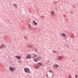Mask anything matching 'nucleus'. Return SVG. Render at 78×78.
<instances>
[{
  "mask_svg": "<svg viewBox=\"0 0 78 78\" xmlns=\"http://www.w3.org/2000/svg\"><path fill=\"white\" fill-rule=\"evenodd\" d=\"M47 76H48V75H47Z\"/></svg>",
  "mask_w": 78,
  "mask_h": 78,
  "instance_id": "22",
  "label": "nucleus"
},
{
  "mask_svg": "<svg viewBox=\"0 0 78 78\" xmlns=\"http://www.w3.org/2000/svg\"><path fill=\"white\" fill-rule=\"evenodd\" d=\"M5 46V45L4 44H2L0 46V49H2Z\"/></svg>",
  "mask_w": 78,
  "mask_h": 78,
  "instance_id": "10",
  "label": "nucleus"
},
{
  "mask_svg": "<svg viewBox=\"0 0 78 78\" xmlns=\"http://www.w3.org/2000/svg\"><path fill=\"white\" fill-rule=\"evenodd\" d=\"M24 70L25 72L26 73H30L29 69L27 68H24Z\"/></svg>",
  "mask_w": 78,
  "mask_h": 78,
  "instance_id": "1",
  "label": "nucleus"
},
{
  "mask_svg": "<svg viewBox=\"0 0 78 78\" xmlns=\"http://www.w3.org/2000/svg\"><path fill=\"white\" fill-rule=\"evenodd\" d=\"M27 26H28V27H31V25L30 24H27Z\"/></svg>",
  "mask_w": 78,
  "mask_h": 78,
  "instance_id": "14",
  "label": "nucleus"
},
{
  "mask_svg": "<svg viewBox=\"0 0 78 78\" xmlns=\"http://www.w3.org/2000/svg\"><path fill=\"white\" fill-rule=\"evenodd\" d=\"M28 29L29 30H30L31 29V27H28Z\"/></svg>",
  "mask_w": 78,
  "mask_h": 78,
  "instance_id": "16",
  "label": "nucleus"
},
{
  "mask_svg": "<svg viewBox=\"0 0 78 78\" xmlns=\"http://www.w3.org/2000/svg\"><path fill=\"white\" fill-rule=\"evenodd\" d=\"M47 76H48V75H47Z\"/></svg>",
  "mask_w": 78,
  "mask_h": 78,
  "instance_id": "23",
  "label": "nucleus"
},
{
  "mask_svg": "<svg viewBox=\"0 0 78 78\" xmlns=\"http://www.w3.org/2000/svg\"><path fill=\"white\" fill-rule=\"evenodd\" d=\"M75 77L76 78H77V77H78V76L77 75H76L75 76Z\"/></svg>",
  "mask_w": 78,
  "mask_h": 78,
  "instance_id": "20",
  "label": "nucleus"
},
{
  "mask_svg": "<svg viewBox=\"0 0 78 78\" xmlns=\"http://www.w3.org/2000/svg\"><path fill=\"white\" fill-rule=\"evenodd\" d=\"M33 22L35 25H38V23H36V22L34 20H33Z\"/></svg>",
  "mask_w": 78,
  "mask_h": 78,
  "instance_id": "12",
  "label": "nucleus"
},
{
  "mask_svg": "<svg viewBox=\"0 0 78 78\" xmlns=\"http://www.w3.org/2000/svg\"><path fill=\"white\" fill-rule=\"evenodd\" d=\"M41 18H44V16H41Z\"/></svg>",
  "mask_w": 78,
  "mask_h": 78,
  "instance_id": "18",
  "label": "nucleus"
},
{
  "mask_svg": "<svg viewBox=\"0 0 78 78\" xmlns=\"http://www.w3.org/2000/svg\"><path fill=\"white\" fill-rule=\"evenodd\" d=\"M61 35L64 37H67V36L66 35V34L64 33H61Z\"/></svg>",
  "mask_w": 78,
  "mask_h": 78,
  "instance_id": "3",
  "label": "nucleus"
},
{
  "mask_svg": "<svg viewBox=\"0 0 78 78\" xmlns=\"http://www.w3.org/2000/svg\"><path fill=\"white\" fill-rule=\"evenodd\" d=\"M49 72L50 73H52V71H51L49 70Z\"/></svg>",
  "mask_w": 78,
  "mask_h": 78,
  "instance_id": "19",
  "label": "nucleus"
},
{
  "mask_svg": "<svg viewBox=\"0 0 78 78\" xmlns=\"http://www.w3.org/2000/svg\"><path fill=\"white\" fill-rule=\"evenodd\" d=\"M31 57V55H27L26 56V58L27 59L30 58Z\"/></svg>",
  "mask_w": 78,
  "mask_h": 78,
  "instance_id": "8",
  "label": "nucleus"
},
{
  "mask_svg": "<svg viewBox=\"0 0 78 78\" xmlns=\"http://www.w3.org/2000/svg\"><path fill=\"white\" fill-rule=\"evenodd\" d=\"M40 58H34V61L35 62H38L39 60H40Z\"/></svg>",
  "mask_w": 78,
  "mask_h": 78,
  "instance_id": "6",
  "label": "nucleus"
},
{
  "mask_svg": "<svg viewBox=\"0 0 78 78\" xmlns=\"http://www.w3.org/2000/svg\"><path fill=\"white\" fill-rule=\"evenodd\" d=\"M51 16H53L55 15V13L53 11H52L51 12Z\"/></svg>",
  "mask_w": 78,
  "mask_h": 78,
  "instance_id": "9",
  "label": "nucleus"
},
{
  "mask_svg": "<svg viewBox=\"0 0 78 78\" xmlns=\"http://www.w3.org/2000/svg\"><path fill=\"white\" fill-rule=\"evenodd\" d=\"M9 69L10 71H14L16 70V68L14 67H10Z\"/></svg>",
  "mask_w": 78,
  "mask_h": 78,
  "instance_id": "4",
  "label": "nucleus"
},
{
  "mask_svg": "<svg viewBox=\"0 0 78 78\" xmlns=\"http://www.w3.org/2000/svg\"><path fill=\"white\" fill-rule=\"evenodd\" d=\"M55 67H56L57 68H59V65L57 64H55L53 66V68L54 69H56V68H55Z\"/></svg>",
  "mask_w": 78,
  "mask_h": 78,
  "instance_id": "2",
  "label": "nucleus"
},
{
  "mask_svg": "<svg viewBox=\"0 0 78 78\" xmlns=\"http://www.w3.org/2000/svg\"><path fill=\"white\" fill-rule=\"evenodd\" d=\"M37 64L39 66H41L43 65V64L42 63H41V62L38 63Z\"/></svg>",
  "mask_w": 78,
  "mask_h": 78,
  "instance_id": "11",
  "label": "nucleus"
},
{
  "mask_svg": "<svg viewBox=\"0 0 78 78\" xmlns=\"http://www.w3.org/2000/svg\"><path fill=\"white\" fill-rule=\"evenodd\" d=\"M15 57L18 59H20L21 58V56H20L16 55L15 56Z\"/></svg>",
  "mask_w": 78,
  "mask_h": 78,
  "instance_id": "5",
  "label": "nucleus"
},
{
  "mask_svg": "<svg viewBox=\"0 0 78 78\" xmlns=\"http://www.w3.org/2000/svg\"><path fill=\"white\" fill-rule=\"evenodd\" d=\"M63 58L62 56H58L57 57V59L59 60H61Z\"/></svg>",
  "mask_w": 78,
  "mask_h": 78,
  "instance_id": "7",
  "label": "nucleus"
},
{
  "mask_svg": "<svg viewBox=\"0 0 78 78\" xmlns=\"http://www.w3.org/2000/svg\"><path fill=\"white\" fill-rule=\"evenodd\" d=\"M14 6L16 8H17V5L16 4H14Z\"/></svg>",
  "mask_w": 78,
  "mask_h": 78,
  "instance_id": "13",
  "label": "nucleus"
},
{
  "mask_svg": "<svg viewBox=\"0 0 78 78\" xmlns=\"http://www.w3.org/2000/svg\"><path fill=\"white\" fill-rule=\"evenodd\" d=\"M37 57V55H34V58H36Z\"/></svg>",
  "mask_w": 78,
  "mask_h": 78,
  "instance_id": "15",
  "label": "nucleus"
},
{
  "mask_svg": "<svg viewBox=\"0 0 78 78\" xmlns=\"http://www.w3.org/2000/svg\"><path fill=\"white\" fill-rule=\"evenodd\" d=\"M68 78H72V77L71 76H69Z\"/></svg>",
  "mask_w": 78,
  "mask_h": 78,
  "instance_id": "17",
  "label": "nucleus"
},
{
  "mask_svg": "<svg viewBox=\"0 0 78 78\" xmlns=\"http://www.w3.org/2000/svg\"><path fill=\"white\" fill-rule=\"evenodd\" d=\"M73 8H75V6L73 5Z\"/></svg>",
  "mask_w": 78,
  "mask_h": 78,
  "instance_id": "21",
  "label": "nucleus"
}]
</instances>
